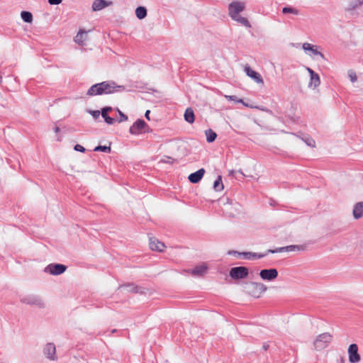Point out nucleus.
<instances>
[{
	"label": "nucleus",
	"instance_id": "1",
	"mask_svg": "<svg viewBox=\"0 0 363 363\" xmlns=\"http://www.w3.org/2000/svg\"><path fill=\"white\" fill-rule=\"evenodd\" d=\"M123 85H117L113 81H104L92 85L87 91L88 96H97L103 94H111L116 92L125 91Z\"/></svg>",
	"mask_w": 363,
	"mask_h": 363
},
{
	"label": "nucleus",
	"instance_id": "2",
	"mask_svg": "<svg viewBox=\"0 0 363 363\" xmlns=\"http://www.w3.org/2000/svg\"><path fill=\"white\" fill-rule=\"evenodd\" d=\"M245 4L241 1H233L228 6V13L231 18L247 28H250L251 25L248 20L240 15L244 11Z\"/></svg>",
	"mask_w": 363,
	"mask_h": 363
},
{
	"label": "nucleus",
	"instance_id": "3",
	"mask_svg": "<svg viewBox=\"0 0 363 363\" xmlns=\"http://www.w3.org/2000/svg\"><path fill=\"white\" fill-rule=\"evenodd\" d=\"M245 290L250 296L259 298L267 290V287L261 282L251 281L245 284Z\"/></svg>",
	"mask_w": 363,
	"mask_h": 363
},
{
	"label": "nucleus",
	"instance_id": "4",
	"mask_svg": "<svg viewBox=\"0 0 363 363\" xmlns=\"http://www.w3.org/2000/svg\"><path fill=\"white\" fill-rule=\"evenodd\" d=\"M332 340V335L328 333L319 335L313 342L315 350H320L325 348Z\"/></svg>",
	"mask_w": 363,
	"mask_h": 363
},
{
	"label": "nucleus",
	"instance_id": "5",
	"mask_svg": "<svg viewBox=\"0 0 363 363\" xmlns=\"http://www.w3.org/2000/svg\"><path fill=\"white\" fill-rule=\"evenodd\" d=\"M249 270L245 267H235L230 270V276L233 279H242L247 277Z\"/></svg>",
	"mask_w": 363,
	"mask_h": 363
},
{
	"label": "nucleus",
	"instance_id": "6",
	"mask_svg": "<svg viewBox=\"0 0 363 363\" xmlns=\"http://www.w3.org/2000/svg\"><path fill=\"white\" fill-rule=\"evenodd\" d=\"M67 267L62 264H50L45 269V272L52 275H60L65 272Z\"/></svg>",
	"mask_w": 363,
	"mask_h": 363
},
{
	"label": "nucleus",
	"instance_id": "7",
	"mask_svg": "<svg viewBox=\"0 0 363 363\" xmlns=\"http://www.w3.org/2000/svg\"><path fill=\"white\" fill-rule=\"evenodd\" d=\"M259 277L265 281H272L278 277V271L274 269H264L259 272Z\"/></svg>",
	"mask_w": 363,
	"mask_h": 363
},
{
	"label": "nucleus",
	"instance_id": "8",
	"mask_svg": "<svg viewBox=\"0 0 363 363\" xmlns=\"http://www.w3.org/2000/svg\"><path fill=\"white\" fill-rule=\"evenodd\" d=\"M303 249L304 247L302 245H291L286 247H277L274 250H268L267 253L274 254L284 252L300 251L303 250Z\"/></svg>",
	"mask_w": 363,
	"mask_h": 363
},
{
	"label": "nucleus",
	"instance_id": "9",
	"mask_svg": "<svg viewBox=\"0 0 363 363\" xmlns=\"http://www.w3.org/2000/svg\"><path fill=\"white\" fill-rule=\"evenodd\" d=\"M349 361L351 363H357L360 361V356L358 354V347L356 344H351L348 348Z\"/></svg>",
	"mask_w": 363,
	"mask_h": 363
},
{
	"label": "nucleus",
	"instance_id": "10",
	"mask_svg": "<svg viewBox=\"0 0 363 363\" xmlns=\"http://www.w3.org/2000/svg\"><path fill=\"white\" fill-rule=\"evenodd\" d=\"M244 71L249 77L252 78L257 84H264V80L260 74L252 69L249 65H246L245 66Z\"/></svg>",
	"mask_w": 363,
	"mask_h": 363
},
{
	"label": "nucleus",
	"instance_id": "11",
	"mask_svg": "<svg viewBox=\"0 0 363 363\" xmlns=\"http://www.w3.org/2000/svg\"><path fill=\"white\" fill-rule=\"evenodd\" d=\"M306 70L310 74V82L308 84V87H313V89L318 87L320 84V79L319 75L310 67H306Z\"/></svg>",
	"mask_w": 363,
	"mask_h": 363
},
{
	"label": "nucleus",
	"instance_id": "12",
	"mask_svg": "<svg viewBox=\"0 0 363 363\" xmlns=\"http://www.w3.org/2000/svg\"><path fill=\"white\" fill-rule=\"evenodd\" d=\"M43 353L50 360H55L57 359L56 348L53 343H47L43 348Z\"/></svg>",
	"mask_w": 363,
	"mask_h": 363
},
{
	"label": "nucleus",
	"instance_id": "13",
	"mask_svg": "<svg viewBox=\"0 0 363 363\" xmlns=\"http://www.w3.org/2000/svg\"><path fill=\"white\" fill-rule=\"evenodd\" d=\"M146 123L143 119H138L130 128V133L132 135H139L145 127Z\"/></svg>",
	"mask_w": 363,
	"mask_h": 363
},
{
	"label": "nucleus",
	"instance_id": "14",
	"mask_svg": "<svg viewBox=\"0 0 363 363\" xmlns=\"http://www.w3.org/2000/svg\"><path fill=\"white\" fill-rule=\"evenodd\" d=\"M112 4H113V2L110 1L94 0L93 1L91 8L94 11H99L106 7L111 6Z\"/></svg>",
	"mask_w": 363,
	"mask_h": 363
},
{
	"label": "nucleus",
	"instance_id": "15",
	"mask_svg": "<svg viewBox=\"0 0 363 363\" xmlns=\"http://www.w3.org/2000/svg\"><path fill=\"white\" fill-rule=\"evenodd\" d=\"M150 248L152 250L162 252L165 247V245L163 242L159 241L155 238H150Z\"/></svg>",
	"mask_w": 363,
	"mask_h": 363
},
{
	"label": "nucleus",
	"instance_id": "16",
	"mask_svg": "<svg viewBox=\"0 0 363 363\" xmlns=\"http://www.w3.org/2000/svg\"><path fill=\"white\" fill-rule=\"evenodd\" d=\"M22 301L25 303L30 305H35L40 308H43L44 306L43 301L38 296L26 297L22 299Z\"/></svg>",
	"mask_w": 363,
	"mask_h": 363
},
{
	"label": "nucleus",
	"instance_id": "17",
	"mask_svg": "<svg viewBox=\"0 0 363 363\" xmlns=\"http://www.w3.org/2000/svg\"><path fill=\"white\" fill-rule=\"evenodd\" d=\"M302 48L305 51L311 52V53L315 56H320L321 58H324V55L317 50L315 45H313L308 43H305L303 44Z\"/></svg>",
	"mask_w": 363,
	"mask_h": 363
},
{
	"label": "nucleus",
	"instance_id": "18",
	"mask_svg": "<svg viewBox=\"0 0 363 363\" xmlns=\"http://www.w3.org/2000/svg\"><path fill=\"white\" fill-rule=\"evenodd\" d=\"M205 170L203 169H200L196 172L190 174L188 179L190 182L193 184L198 183L202 179Z\"/></svg>",
	"mask_w": 363,
	"mask_h": 363
},
{
	"label": "nucleus",
	"instance_id": "19",
	"mask_svg": "<svg viewBox=\"0 0 363 363\" xmlns=\"http://www.w3.org/2000/svg\"><path fill=\"white\" fill-rule=\"evenodd\" d=\"M206 271L207 266L205 264H202L191 269V274L193 276L201 277L206 272Z\"/></svg>",
	"mask_w": 363,
	"mask_h": 363
},
{
	"label": "nucleus",
	"instance_id": "20",
	"mask_svg": "<svg viewBox=\"0 0 363 363\" xmlns=\"http://www.w3.org/2000/svg\"><path fill=\"white\" fill-rule=\"evenodd\" d=\"M118 290H123L128 292H133V293H138L139 292V287L134 284H121L118 286Z\"/></svg>",
	"mask_w": 363,
	"mask_h": 363
},
{
	"label": "nucleus",
	"instance_id": "21",
	"mask_svg": "<svg viewBox=\"0 0 363 363\" xmlns=\"http://www.w3.org/2000/svg\"><path fill=\"white\" fill-rule=\"evenodd\" d=\"M353 216L356 219H359L363 216V202H359L354 205Z\"/></svg>",
	"mask_w": 363,
	"mask_h": 363
},
{
	"label": "nucleus",
	"instance_id": "22",
	"mask_svg": "<svg viewBox=\"0 0 363 363\" xmlns=\"http://www.w3.org/2000/svg\"><path fill=\"white\" fill-rule=\"evenodd\" d=\"M86 39V32L79 30L77 35L74 37V42L79 45H84V41Z\"/></svg>",
	"mask_w": 363,
	"mask_h": 363
},
{
	"label": "nucleus",
	"instance_id": "23",
	"mask_svg": "<svg viewBox=\"0 0 363 363\" xmlns=\"http://www.w3.org/2000/svg\"><path fill=\"white\" fill-rule=\"evenodd\" d=\"M184 116L185 121L189 123H193L195 121V115L191 108L186 109Z\"/></svg>",
	"mask_w": 363,
	"mask_h": 363
},
{
	"label": "nucleus",
	"instance_id": "24",
	"mask_svg": "<svg viewBox=\"0 0 363 363\" xmlns=\"http://www.w3.org/2000/svg\"><path fill=\"white\" fill-rule=\"evenodd\" d=\"M135 15L138 19L142 20L147 16V9L144 6H138L135 9Z\"/></svg>",
	"mask_w": 363,
	"mask_h": 363
},
{
	"label": "nucleus",
	"instance_id": "25",
	"mask_svg": "<svg viewBox=\"0 0 363 363\" xmlns=\"http://www.w3.org/2000/svg\"><path fill=\"white\" fill-rule=\"evenodd\" d=\"M205 134L208 143H213L217 138V134L212 129L206 130Z\"/></svg>",
	"mask_w": 363,
	"mask_h": 363
},
{
	"label": "nucleus",
	"instance_id": "26",
	"mask_svg": "<svg viewBox=\"0 0 363 363\" xmlns=\"http://www.w3.org/2000/svg\"><path fill=\"white\" fill-rule=\"evenodd\" d=\"M21 17L26 23H32L33 14L30 11H23L21 13Z\"/></svg>",
	"mask_w": 363,
	"mask_h": 363
},
{
	"label": "nucleus",
	"instance_id": "27",
	"mask_svg": "<svg viewBox=\"0 0 363 363\" xmlns=\"http://www.w3.org/2000/svg\"><path fill=\"white\" fill-rule=\"evenodd\" d=\"M224 186L222 182L221 176H218L217 179L213 183V189L216 191H220L223 189Z\"/></svg>",
	"mask_w": 363,
	"mask_h": 363
},
{
	"label": "nucleus",
	"instance_id": "28",
	"mask_svg": "<svg viewBox=\"0 0 363 363\" xmlns=\"http://www.w3.org/2000/svg\"><path fill=\"white\" fill-rule=\"evenodd\" d=\"M301 138L307 144V145L313 147L315 146V142L311 137L306 135Z\"/></svg>",
	"mask_w": 363,
	"mask_h": 363
},
{
	"label": "nucleus",
	"instance_id": "29",
	"mask_svg": "<svg viewBox=\"0 0 363 363\" xmlns=\"http://www.w3.org/2000/svg\"><path fill=\"white\" fill-rule=\"evenodd\" d=\"M282 13L284 14L286 13H293L295 15L298 14V11L296 9L292 8V7H284L282 9Z\"/></svg>",
	"mask_w": 363,
	"mask_h": 363
},
{
	"label": "nucleus",
	"instance_id": "30",
	"mask_svg": "<svg viewBox=\"0 0 363 363\" xmlns=\"http://www.w3.org/2000/svg\"><path fill=\"white\" fill-rule=\"evenodd\" d=\"M94 151L96 152H111V147L109 146L106 145H98L94 149Z\"/></svg>",
	"mask_w": 363,
	"mask_h": 363
},
{
	"label": "nucleus",
	"instance_id": "31",
	"mask_svg": "<svg viewBox=\"0 0 363 363\" xmlns=\"http://www.w3.org/2000/svg\"><path fill=\"white\" fill-rule=\"evenodd\" d=\"M241 254H242L241 257H242L245 259H254V252H241Z\"/></svg>",
	"mask_w": 363,
	"mask_h": 363
},
{
	"label": "nucleus",
	"instance_id": "32",
	"mask_svg": "<svg viewBox=\"0 0 363 363\" xmlns=\"http://www.w3.org/2000/svg\"><path fill=\"white\" fill-rule=\"evenodd\" d=\"M112 111V108L109 106L104 107L101 109V116L105 118V117L108 116V113Z\"/></svg>",
	"mask_w": 363,
	"mask_h": 363
},
{
	"label": "nucleus",
	"instance_id": "33",
	"mask_svg": "<svg viewBox=\"0 0 363 363\" xmlns=\"http://www.w3.org/2000/svg\"><path fill=\"white\" fill-rule=\"evenodd\" d=\"M348 76L352 82H355L357 80V74L353 70L348 71Z\"/></svg>",
	"mask_w": 363,
	"mask_h": 363
},
{
	"label": "nucleus",
	"instance_id": "34",
	"mask_svg": "<svg viewBox=\"0 0 363 363\" xmlns=\"http://www.w3.org/2000/svg\"><path fill=\"white\" fill-rule=\"evenodd\" d=\"M117 111H118V112L119 113V116H120V118L118 120V121L119 123L123 122V121H125L128 120V116L126 115H125L123 113H122L119 109H118Z\"/></svg>",
	"mask_w": 363,
	"mask_h": 363
},
{
	"label": "nucleus",
	"instance_id": "35",
	"mask_svg": "<svg viewBox=\"0 0 363 363\" xmlns=\"http://www.w3.org/2000/svg\"><path fill=\"white\" fill-rule=\"evenodd\" d=\"M225 97L226 99H228V100H230V101H237L238 103L242 102V99H238L236 96H227V95H225Z\"/></svg>",
	"mask_w": 363,
	"mask_h": 363
},
{
	"label": "nucleus",
	"instance_id": "36",
	"mask_svg": "<svg viewBox=\"0 0 363 363\" xmlns=\"http://www.w3.org/2000/svg\"><path fill=\"white\" fill-rule=\"evenodd\" d=\"M74 150L75 151H78V152H84L86 151V149L83 146H82L81 145H79V144H77L74 145Z\"/></svg>",
	"mask_w": 363,
	"mask_h": 363
},
{
	"label": "nucleus",
	"instance_id": "37",
	"mask_svg": "<svg viewBox=\"0 0 363 363\" xmlns=\"http://www.w3.org/2000/svg\"><path fill=\"white\" fill-rule=\"evenodd\" d=\"M104 120L106 123L110 124V125L113 124L116 121L115 118L110 117V116L105 117Z\"/></svg>",
	"mask_w": 363,
	"mask_h": 363
},
{
	"label": "nucleus",
	"instance_id": "38",
	"mask_svg": "<svg viewBox=\"0 0 363 363\" xmlns=\"http://www.w3.org/2000/svg\"><path fill=\"white\" fill-rule=\"evenodd\" d=\"M228 254L230 255L240 256V257H241V255H242L241 252L235 251V250H230L228 252Z\"/></svg>",
	"mask_w": 363,
	"mask_h": 363
},
{
	"label": "nucleus",
	"instance_id": "39",
	"mask_svg": "<svg viewBox=\"0 0 363 363\" xmlns=\"http://www.w3.org/2000/svg\"><path fill=\"white\" fill-rule=\"evenodd\" d=\"M89 113L92 115L94 118H97L100 115L99 111H90Z\"/></svg>",
	"mask_w": 363,
	"mask_h": 363
},
{
	"label": "nucleus",
	"instance_id": "40",
	"mask_svg": "<svg viewBox=\"0 0 363 363\" xmlns=\"http://www.w3.org/2000/svg\"><path fill=\"white\" fill-rule=\"evenodd\" d=\"M62 0H48L50 5H58L62 3Z\"/></svg>",
	"mask_w": 363,
	"mask_h": 363
},
{
	"label": "nucleus",
	"instance_id": "41",
	"mask_svg": "<svg viewBox=\"0 0 363 363\" xmlns=\"http://www.w3.org/2000/svg\"><path fill=\"white\" fill-rule=\"evenodd\" d=\"M267 254H258L254 252V259H260L264 257Z\"/></svg>",
	"mask_w": 363,
	"mask_h": 363
},
{
	"label": "nucleus",
	"instance_id": "42",
	"mask_svg": "<svg viewBox=\"0 0 363 363\" xmlns=\"http://www.w3.org/2000/svg\"><path fill=\"white\" fill-rule=\"evenodd\" d=\"M269 347V345L267 343H264L263 345H262V348L265 351L268 350Z\"/></svg>",
	"mask_w": 363,
	"mask_h": 363
},
{
	"label": "nucleus",
	"instance_id": "43",
	"mask_svg": "<svg viewBox=\"0 0 363 363\" xmlns=\"http://www.w3.org/2000/svg\"><path fill=\"white\" fill-rule=\"evenodd\" d=\"M150 111L147 110L145 113V116L147 119L150 120V117H149V115H150Z\"/></svg>",
	"mask_w": 363,
	"mask_h": 363
},
{
	"label": "nucleus",
	"instance_id": "44",
	"mask_svg": "<svg viewBox=\"0 0 363 363\" xmlns=\"http://www.w3.org/2000/svg\"><path fill=\"white\" fill-rule=\"evenodd\" d=\"M357 6V4H355V5H352L351 4V5H350V10L354 9Z\"/></svg>",
	"mask_w": 363,
	"mask_h": 363
},
{
	"label": "nucleus",
	"instance_id": "45",
	"mask_svg": "<svg viewBox=\"0 0 363 363\" xmlns=\"http://www.w3.org/2000/svg\"><path fill=\"white\" fill-rule=\"evenodd\" d=\"M54 130H55V133H58V132L60 131V128H59V127L56 126V127L55 128V129H54Z\"/></svg>",
	"mask_w": 363,
	"mask_h": 363
},
{
	"label": "nucleus",
	"instance_id": "46",
	"mask_svg": "<svg viewBox=\"0 0 363 363\" xmlns=\"http://www.w3.org/2000/svg\"><path fill=\"white\" fill-rule=\"evenodd\" d=\"M235 171L234 170H231L230 172H229V175H233Z\"/></svg>",
	"mask_w": 363,
	"mask_h": 363
},
{
	"label": "nucleus",
	"instance_id": "47",
	"mask_svg": "<svg viewBox=\"0 0 363 363\" xmlns=\"http://www.w3.org/2000/svg\"><path fill=\"white\" fill-rule=\"evenodd\" d=\"M362 4H363V1H359V4L360 5Z\"/></svg>",
	"mask_w": 363,
	"mask_h": 363
},
{
	"label": "nucleus",
	"instance_id": "48",
	"mask_svg": "<svg viewBox=\"0 0 363 363\" xmlns=\"http://www.w3.org/2000/svg\"><path fill=\"white\" fill-rule=\"evenodd\" d=\"M1 79H2V77L0 76V82L1 81Z\"/></svg>",
	"mask_w": 363,
	"mask_h": 363
}]
</instances>
